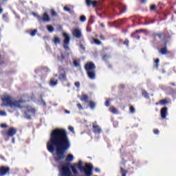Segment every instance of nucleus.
Segmentation results:
<instances>
[{
    "label": "nucleus",
    "mask_w": 176,
    "mask_h": 176,
    "mask_svg": "<svg viewBox=\"0 0 176 176\" xmlns=\"http://www.w3.org/2000/svg\"><path fill=\"white\" fill-rule=\"evenodd\" d=\"M108 58H109V55L105 54L102 56V60H104V61H107L108 60Z\"/></svg>",
    "instance_id": "41"
},
{
    "label": "nucleus",
    "mask_w": 176,
    "mask_h": 176,
    "mask_svg": "<svg viewBox=\"0 0 176 176\" xmlns=\"http://www.w3.org/2000/svg\"><path fill=\"white\" fill-rule=\"evenodd\" d=\"M68 129H69V131H71L72 133H75V131H74L73 126H69Z\"/></svg>",
    "instance_id": "49"
},
{
    "label": "nucleus",
    "mask_w": 176,
    "mask_h": 176,
    "mask_svg": "<svg viewBox=\"0 0 176 176\" xmlns=\"http://www.w3.org/2000/svg\"><path fill=\"white\" fill-rule=\"evenodd\" d=\"M17 134V129L16 128L11 127L8 130L6 131V135L7 137H13Z\"/></svg>",
    "instance_id": "12"
},
{
    "label": "nucleus",
    "mask_w": 176,
    "mask_h": 176,
    "mask_svg": "<svg viewBox=\"0 0 176 176\" xmlns=\"http://www.w3.org/2000/svg\"><path fill=\"white\" fill-rule=\"evenodd\" d=\"M77 108L79 109V111H82V109H83V107L80 103L77 104Z\"/></svg>",
    "instance_id": "42"
},
{
    "label": "nucleus",
    "mask_w": 176,
    "mask_h": 176,
    "mask_svg": "<svg viewBox=\"0 0 176 176\" xmlns=\"http://www.w3.org/2000/svg\"><path fill=\"white\" fill-rule=\"evenodd\" d=\"M142 95L144 98H149V94L145 89H142Z\"/></svg>",
    "instance_id": "23"
},
{
    "label": "nucleus",
    "mask_w": 176,
    "mask_h": 176,
    "mask_svg": "<svg viewBox=\"0 0 176 176\" xmlns=\"http://www.w3.org/2000/svg\"><path fill=\"white\" fill-rule=\"evenodd\" d=\"M0 159H1V160H5V157H3V155H0Z\"/></svg>",
    "instance_id": "54"
},
{
    "label": "nucleus",
    "mask_w": 176,
    "mask_h": 176,
    "mask_svg": "<svg viewBox=\"0 0 176 176\" xmlns=\"http://www.w3.org/2000/svg\"><path fill=\"white\" fill-rule=\"evenodd\" d=\"M60 38L57 37V36H55L54 38V43L55 45H58V43H60Z\"/></svg>",
    "instance_id": "31"
},
{
    "label": "nucleus",
    "mask_w": 176,
    "mask_h": 176,
    "mask_svg": "<svg viewBox=\"0 0 176 176\" xmlns=\"http://www.w3.org/2000/svg\"><path fill=\"white\" fill-rule=\"evenodd\" d=\"M129 43H130V41L127 38H126L123 42V45H124L126 47H129Z\"/></svg>",
    "instance_id": "35"
},
{
    "label": "nucleus",
    "mask_w": 176,
    "mask_h": 176,
    "mask_svg": "<svg viewBox=\"0 0 176 176\" xmlns=\"http://www.w3.org/2000/svg\"><path fill=\"white\" fill-rule=\"evenodd\" d=\"M119 9H120V14H122V13H124L126 10H127V7L123 4H120L119 6Z\"/></svg>",
    "instance_id": "21"
},
{
    "label": "nucleus",
    "mask_w": 176,
    "mask_h": 176,
    "mask_svg": "<svg viewBox=\"0 0 176 176\" xmlns=\"http://www.w3.org/2000/svg\"><path fill=\"white\" fill-rule=\"evenodd\" d=\"M74 85H75L76 87H77V88L80 87V82H76L74 83Z\"/></svg>",
    "instance_id": "48"
},
{
    "label": "nucleus",
    "mask_w": 176,
    "mask_h": 176,
    "mask_svg": "<svg viewBox=\"0 0 176 176\" xmlns=\"http://www.w3.org/2000/svg\"><path fill=\"white\" fill-rule=\"evenodd\" d=\"M67 69H65L64 67L60 65L58 67V74H55L54 76H58L59 80H61L62 82H67V80H68V78H67Z\"/></svg>",
    "instance_id": "6"
},
{
    "label": "nucleus",
    "mask_w": 176,
    "mask_h": 176,
    "mask_svg": "<svg viewBox=\"0 0 176 176\" xmlns=\"http://www.w3.org/2000/svg\"><path fill=\"white\" fill-rule=\"evenodd\" d=\"M54 148H56V162L64 160L65 152L71 148V141L65 129H56L51 132L50 140L47 142V148L49 152L53 153Z\"/></svg>",
    "instance_id": "1"
},
{
    "label": "nucleus",
    "mask_w": 176,
    "mask_h": 176,
    "mask_svg": "<svg viewBox=\"0 0 176 176\" xmlns=\"http://www.w3.org/2000/svg\"><path fill=\"white\" fill-rule=\"evenodd\" d=\"M134 163H135V162H133V164H134Z\"/></svg>",
    "instance_id": "62"
},
{
    "label": "nucleus",
    "mask_w": 176,
    "mask_h": 176,
    "mask_svg": "<svg viewBox=\"0 0 176 176\" xmlns=\"http://www.w3.org/2000/svg\"><path fill=\"white\" fill-rule=\"evenodd\" d=\"M33 16L36 17L38 21H43L44 23H48V21H50V16H49V14H47V12H45L42 16L36 13H33Z\"/></svg>",
    "instance_id": "8"
},
{
    "label": "nucleus",
    "mask_w": 176,
    "mask_h": 176,
    "mask_svg": "<svg viewBox=\"0 0 176 176\" xmlns=\"http://www.w3.org/2000/svg\"><path fill=\"white\" fill-rule=\"evenodd\" d=\"M166 69H162V74H166Z\"/></svg>",
    "instance_id": "55"
},
{
    "label": "nucleus",
    "mask_w": 176,
    "mask_h": 176,
    "mask_svg": "<svg viewBox=\"0 0 176 176\" xmlns=\"http://www.w3.org/2000/svg\"><path fill=\"white\" fill-rule=\"evenodd\" d=\"M12 142H14V138H12Z\"/></svg>",
    "instance_id": "60"
},
{
    "label": "nucleus",
    "mask_w": 176,
    "mask_h": 176,
    "mask_svg": "<svg viewBox=\"0 0 176 176\" xmlns=\"http://www.w3.org/2000/svg\"><path fill=\"white\" fill-rule=\"evenodd\" d=\"M80 100L83 102H89V96L86 94H82Z\"/></svg>",
    "instance_id": "20"
},
{
    "label": "nucleus",
    "mask_w": 176,
    "mask_h": 176,
    "mask_svg": "<svg viewBox=\"0 0 176 176\" xmlns=\"http://www.w3.org/2000/svg\"><path fill=\"white\" fill-rule=\"evenodd\" d=\"M58 83V80L55 79L54 78H52L50 80V86H52V87H54V86H56Z\"/></svg>",
    "instance_id": "19"
},
{
    "label": "nucleus",
    "mask_w": 176,
    "mask_h": 176,
    "mask_svg": "<svg viewBox=\"0 0 176 176\" xmlns=\"http://www.w3.org/2000/svg\"><path fill=\"white\" fill-rule=\"evenodd\" d=\"M160 104H161V105H166V104H168V101L167 99H162L160 101Z\"/></svg>",
    "instance_id": "29"
},
{
    "label": "nucleus",
    "mask_w": 176,
    "mask_h": 176,
    "mask_svg": "<svg viewBox=\"0 0 176 176\" xmlns=\"http://www.w3.org/2000/svg\"><path fill=\"white\" fill-rule=\"evenodd\" d=\"M0 116H6V112L3 111H0Z\"/></svg>",
    "instance_id": "46"
},
{
    "label": "nucleus",
    "mask_w": 176,
    "mask_h": 176,
    "mask_svg": "<svg viewBox=\"0 0 176 176\" xmlns=\"http://www.w3.org/2000/svg\"><path fill=\"white\" fill-rule=\"evenodd\" d=\"M32 113H35V109L30 108L25 111V116L27 119H31V116Z\"/></svg>",
    "instance_id": "17"
},
{
    "label": "nucleus",
    "mask_w": 176,
    "mask_h": 176,
    "mask_svg": "<svg viewBox=\"0 0 176 176\" xmlns=\"http://www.w3.org/2000/svg\"><path fill=\"white\" fill-rule=\"evenodd\" d=\"M1 55L0 54V58H1Z\"/></svg>",
    "instance_id": "63"
},
{
    "label": "nucleus",
    "mask_w": 176,
    "mask_h": 176,
    "mask_svg": "<svg viewBox=\"0 0 176 176\" xmlns=\"http://www.w3.org/2000/svg\"><path fill=\"white\" fill-rule=\"evenodd\" d=\"M87 19H86V16L85 15H82L80 17V21L82 22V23H85V21H86Z\"/></svg>",
    "instance_id": "37"
},
{
    "label": "nucleus",
    "mask_w": 176,
    "mask_h": 176,
    "mask_svg": "<svg viewBox=\"0 0 176 176\" xmlns=\"http://www.w3.org/2000/svg\"><path fill=\"white\" fill-rule=\"evenodd\" d=\"M80 48L81 50H85V45H83V44H80Z\"/></svg>",
    "instance_id": "50"
},
{
    "label": "nucleus",
    "mask_w": 176,
    "mask_h": 176,
    "mask_svg": "<svg viewBox=\"0 0 176 176\" xmlns=\"http://www.w3.org/2000/svg\"><path fill=\"white\" fill-rule=\"evenodd\" d=\"M63 47L65 50H69V42H71V37L67 33H63Z\"/></svg>",
    "instance_id": "9"
},
{
    "label": "nucleus",
    "mask_w": 176,
    "mask_h": 176,
    "mask_svg": "<svg viewBox=\"0 0 176 176\" xmlns=\"http://www.w3.org/2000/svg\"><path fill=\"white\" fill-rule=\"evenodd\" d=\"M85 69L87 75L91 80L96 79V65L93 62H87L85 65Z\"/></svg>",
    "instance_id": "4"
},
{
    "label": "nucleus",
    "mask_w": 176,
    "mask_h": 176,
    "mask_svg": "<svg viewBox=\"0 0 176 176\" xmlns=\"http://www.w3.org/2000/svg\"><path fill=\"white\" fill-rule=\"evenodd\" d=\"M94 43H96V45H101V42L98 39H94Z\"/></svg>",
    "instance_id": "43"
},
{
    "label": "nucleus",
    "mask_w": 176,
    "mask_h": 176,
    "mask_svg": "<svg viewBox=\"0 0 176 176\" xmlns=\"http://www.w3.org/2000/svg\"><path fill=\"white\" fill-rule=\"evenodd\" d=\"M169 85H170V86H175V82H170Z\"/></svg>",
    "instance_id": "56"
},
{
    "label": "nucleus",
    "mask_w": 176,
    "mask_h": 176,
    "mask_svg": "<svg viewBox=\"0 0 176 176\" xmlns=\"http://www.w3.org/2000/svg\"><path fill=\"white\" fill-rule=\"evenodd\" d=\"M10 174V167L6 166H0V176H5Z\"/></svg>",
    "instance_id": "10"
},
{
    "label": "nucleus",
    "mask_w": 176,
    "mask_h": 176,
    "mask_svg": "<svg viewBox=\"0 0 176 176\" xmlns=\"http://www.w3.org/2000/svg\"><path fill=\"white\" fill-rule=\"evenodd\" d=\"M127 173H129V170H127L122 167L120 168V174L122 176L127 175Z\"/></svg>",
    "instance_id": "24"
},
{
    "label": "nucleus",
    "mask_w": 176,
    "mask_h": 176,
    "mask_svg": "<svg viewBox=\"0 0 176 176\" xmlns=\"http://www.w3.org/2000/svg\"><path fill=\"white\" fill-rule=\"evenodd\" d=\"M66 162H72L74 160V155L72 154H69L66 157Z\"/></svg>",
    "instance_id": "26"
},
{
    "label": "nucleus",
    "mask_w": 176,
    "mask_h": 176,
    "mask_svg": "<svg viewBox=\"0 0 176 176\" xmlns=\"http://www.w3.org/2000/svg\"><path fill=\"white\" fill-rule=\"evenodd\" d=\"M3 12V9L0 8V14H2Z\"/></svg>",
    "instance_id": "57"
},
{
    "label": "nucleus",
    "mask_w": 176,
    "mask_h": 176,
    "mask_svg": "<svg viewBox=\"0 0 176 176\" xmlns=\"http://www.w3.org/2000/svg\"><path fill=\"white\" fill-rule=\"evenodd\" d=\"M142 3H145L146 2V0H141Z\"/></svg>",
    "instance_id": "58"
},
{
    "label": "nucleus",
    "mask_w": 176,
    "mask_h": 176,
    "mask_svg": "<svg viewBox=\"0 0 176 176\" xmlns=\"http://www.w3.org/2000/svg\"><path fill=\"white\" fill-rule=\"evenodd\" d=\"M47 30L50 32H53V31H54V28L52 25H49L47 26Z\"/></svg>",
    "instance_id": "39"
},
{
    "label": "nucleus",
    "mask_w": 176,
    "mask_h": 176,
    "mask_svg": "<svg viewBox=\"0 0 176 176\" xmlns=\"http://www.w3.org/2000/svg\"><path fill=\"white\" fill-rule=\"evenodd\" d=\"M92 131L94 134H101V133H102V129L100 128V125H97V122L93 123Z\"/></svg>",
    "instance_id": "11"
},
{
    "label": "nucleus",
    "mask_w": 176,
    "mask_h": 176,
    "mask_svg": "<svg viewBox=\"0 0 176 176\" xmlns=\"http://www.w3.org/2000/svg\"><path fill=\"white\" fill-rule=\"evenodd\" d=\"M129 111L131 113H135V109L133 106L129 107Z\"/></svg>",
    "instance_id": "38"
},
{
    "label": "nucleus",
    "mask_w": 176,
    "mask_h": 176,
    "mask_svg": "<svg viewBox=\"0 0 176 176\" xmlns=\"http://www.w3.org/2000/svg\"><path fill=\"white\" fill-rule=\"evenodd\" d=\"M89 104L91 109H94L96 108V102H94V101L91 100L89 102Z\"/></svg>",
    "instance_id": "27"
},
{
    "label": "nucleus",
    "mask_w": 176,
    "mask_h": 176,
    "mask_svg": "<svg viewBox=\"0 0 176 176\" xmlns=\"http://www.w3.org/2000/svg\"><path fill=\"white\" fill-rule=\"evenodd\" d=\"M100 26L102 28H105V25L104 23H100Z\"/></svg>",
    "instance_id": "53"
},
{
    "label": "nucleus",
    "mask_w": 176,
    "mask_h": 176,
    "mask_svg": "<svg viewBox=\"0 0 176 176\" xmlns=\"http://www.w3.org/2000/svg\"><path fill=\"white\" fill-rule=\"evenodd\" d=\"M63 9L64 10H66V12H68L69 13H70V14H74L75 13V12L71 10V8H69V7L65 6Z\"/></svg>",
    "instance_id": "25"
},
{
    "label": "nucleus",
    "mask_w": 176,
    "mask_h": 176,
    "mask_svg": "<svg viewBox=\"0 0 176 176\" xmlns=\"http://www.w3.org/2000/svg\"><path fill=\"white\" fill-rule=\"evenodd\" d=\"M140 32H145V30L141 29L140 30H137L134 32H133L131 34V38H134L135 39H138V41H140L141 38V36L137 34H140Z\"/></svg>",
    "instance_id": "13"
},
{
    "label": "nucleus",
    "mask_w": 176,
    "mask_h": 176,
    "mask_svg": "<svg viewBox=\"0 0 176 176\" xmlns=\"http://www.w3.org/2000/svg\"><path fill=\"white\" fill-rule=\"evenodd\" d=\"M93 23H94V19H93V18L91 17L88 21V24L91 25L93 24Z\"/></svg>",
    "instance_id": "45"
},
{
    "label": "nucleus",
    "mask_w": 176,
    "mask_h": 176,
    "mask_svg": "<svg viewBox=\"0 0 176 176\" xmlns=\"http://www.w3.org/2000/svg\"><path fill=\"white\" fill-rule=\"evenodd\" d=\"M36 32H38V30L36 29H34L31 33V36H35L36 35Z\"/></svg>",
    "instance_id": "40"
},
{
    "label": "nucleus",
    "mask_w": 176,
    "mask_h": 176,
    "mask_svg": "<svg viewBox=\"0 0 176 176\" xmlns=\"http://www.w3.org/2000/svg\"><path fill=\"white\" fill-rule=\"evenodd\" d=\"M96 171L98 172V171H100V169L96 168Z\"/></svg>",
    "instance_id": "59"
},
{
    "label": "nucleus",
    "mask_w": 176,
    "mask_h": 176,
    "mask_svg": "<svg viewBox=\"0 0 176 176\" xmlns=\"http://www.w3.org/2000/svg\"><path fill=\"white\" fill-rule=\"evenodd\" d=\"M104 105H105L106 107H109V105H111V103H110V102H109V100H106V102H105V103H104Z\"/></svg>",
    "instance_id": "47"
},
{
    "label": "nucleus",
    "mask_w": 176,
    "mask_h": 176,
    "mask_svg": "<svg viewBox=\"0 0 176 176\" xmlns=\"http://www.w3.org/2000/svg\"><path fill=\"white\" fill-rule=\"evenodd\" d=\"M76 168L79 169L81 173H84L85 176L93 175V165L91 164H86L83 166V163L82 161H79L78 164H74L72 166V171L74 175H78V170Z\"/></svg>",
    "instance_id": "2"
},
{
    "label": "nucleus",
    "mask_w": 176,
    "mask_h": 176,
    "mask_svg": "<svg viewBox=\"0 0 176 176\" xmlns=\"http://www.w3.org/2000/svg\"><path fill=\"white\" fill-rule=\"evenodd\" d=\"M109 111L111 113H118V109L113 107H110Z\"/></svg>",
    "instance_id": "30"
},
{
    "label": "nucleus",
    "mask_w": 176,
    "mask_h": 176,
    "mask_svg": "<svg viewBox=\"0 0 176 176\" xmlns=\"http://www.w3.org/2000/svg\"><path fill=\"white\" fill-rule=\"evenodd\" d=\"M85 3L88 8H90V6H93V8H97L98 5V2H97V1L92 0H85Z\"/></svg>",
    "instance_id": "16"
},
{
    "label": "nucleus",
    "mask_w": 176,
    "mask_h": 176,
    "mask_svg": "<svg viewBox=\"0 0 176 176\" xmlns=\"http://www.w3.org/2000/svg\"><path fill=\"white\" fill-rule=\"evenodd\" d=\"M155 64L154 65V67L157 69L159 68V63H160V60L159 58H157L155 60Z\"/></svg>",
    "instance_id": "32"
},
{
    "label": "nucleus",
    "mask_w": 176,
    "mask_h": 176,
    "mask_svg": "<svg viewBox=\"0 0 176 176\" xmlns=\"http://www.w3.org/2000/svg\"><path fill=\"white\" fill-rule=\"evenodd\" d=\"M153 38H156L157 36L160 41H162L164 43H168L170 42V39H171V34L167 30H164L160 33H153Z\"/></svg>",
    "instance_id": "5"
},
{
    "label": "nucleus",
    "mask_w": 176,
    "mask_h": 176,
    "mask_svg": "<svg viewBox=\"0 0 176 176\" xmlns=\"http://www.w3.org/2000/svg\"><path fill=\"white\" fill-rule=\"evenodd\" d=\"M1 127L4 128V129H6V127H8V125L6 124H2L1 125Z\"/></svg>",
    "instance_id": "52"
},
{
    "label": "nucleus",
    "mask_w": 176,
    "mask_h": 176,
    "mask_svg": "<svg viewBox=\"0 0 176 176\" xmlns=\"http://www.w3.org/2000/svg\"><path fill=\"white\" fill-rule=\"evenodd\" d=\"M1 100L4 107H10V108H19V109L23 108V103L24 102V100L22 99L13 101V98L9 95L3 96Z\"/></svg>",
    "instance_id": "3"
},
{
    "label": "nucleus",
    "mask_w": 176,
    "mask_h": 176,
    "mask_svg": "<svg viewBox=\"0 0 176 176\" xmlns=\"http://www.w3.org/2000/svg\"><path fill=\"white\" fill-rule=\"evenodd\" d=\"M67 113H69V111H67Z\"/></svg>",
    "instance_id": "61"
},
{
    "label": "nucleus",
    "mask_w": 176,
    "mask_h": 176,
    "mask_svg": "<svg viewBox=\"0 0 176 176\" xmlns=\"http://www.w3.org/2000/svg\"><path fill=\"white\" fill-rule=\"evenodd\" d=\"M71 163L65 162L61 165L60 173V176H70L72 174L71 169Z\"/></svg>",
    "instance_id": "7"
},
{
    "label": "nucleus",
    "mask_w": 176,
    "mask_h": 176,
    "mask_svg": "<svg viewBox=\"0 0 176 176\" xmlns=\"http://www.w3.org/2000/svg\"><path fill=\"white\" fill-rule=\"evenodd\" d=\"M164 47H162L160 50V54H162V56L167 55V54H171V52L167 50V42H165V43H164Z\"/></svg>",
    "instance_id": "14"
},
{
    "label": "nucleus",
    "mask_w": 176,
    "mask_h": 176,
    "mask_svg": "<svg viewBox=\"0 0 176 176\" xmlns=\"http://www.w3.org/2000/svg\"><path fill=\"white\" fill-rule=\"evenodd\" d=\"M153 133L154 134H155V135H159V133H160V131H159V129H153Z\"/></svg>",
    "instance_id": "44"
},
{
    "label": "nucleus",
    "mask_w": 176,
    "mask_h": 176,
    "mask_svg": "<svg viewBox=\"0 0 176 176\" xmlns=\"http://www.w3.org/2000/svg\"><path fill=\"white\" fill-rule=\"evenodd\" d=\"M2 19L6 23H8L9 21V18L8 17V13L3 14L2 16Z\"/></svg>",
    "instance_id": "28"
},
{
    "label": "nucleus",
    "mask_w": 176,
    "mask_h": 176,
    "mask_svg": "<svg viewBox=\"0 0 176 176\" xmlns=\"http://www.w3.org/2000/svg\"><path fill=\"white\" fill-rule=\"evenodd\" d=\"M100 39L101 41H105V37L104 36V35L101 34V35L100 36Z\"/></svg>",
    "instance_id": "51"
},
{
    "label": "nucleus",
    "mask_w": 176,
    "mask_h": 176,
    "mask_svg": "<svg viewBox=\"0 0 176 176\" xmlns=\"http://www.w3.org/2000/svg\"><path fill=\"white\" fill-rule=\"evenodd\" d=\"M167 107H164L161 109V118L162 119H166L167 118Z\"/></svg>",
    "instance_id": "18"
},
{
    "label": "nucleus",
    "mask_w": 176,
    "mask_h": 176,
    "mask_svg": "<svg viewBox=\"0 0 176 176\" xmlns=\"http://www.w3.org/2000/svg\"><path fill=\"white\" fill-rule=\"evenodd\" d=\"M73 64L74 65V67H80V64L79 63V61L74 60L73 62Z\"/></svg>",
    "instance_id": "34"
},
{
    "label": "nucleus",
    "mask_w": 176,
    "mask_h": 176,
    "mask_svg": "<svg viewBox=\"0 0 176 176\" xmlns=\"http://www.w3.org/2000/svg\"><path fill=\"white\" fill-rule=\"evenodd\" d=\"M50 12H51V16L52 17L57 16V12H56V11H54L53 9H51Z\"/></svg>",
    "instance_id": "33"
},
{
    "label": "nucleus",
    "mask_w": 176,
    "mask_h": 176,
    "mask_svg": "<svg viewBox=\"0 0 176 176\" xmlns=\"http://www.w3.org/2000/svg\"><path fill=\"white\" fill-rule=\"evenodd\" d=\"M60 57H61V60L60 61L63 63V61H64L66 58H68V57H69V54L67 53H61L60 54Z\"/></svg>",
    "instance_id": "22"
},
{
    "label": "nucleus",
    "mask_w": 176,
    "mask_h": 176,
    "mask_svg": "<svg viewBox=\"0 0 176 176\" xmlns=\"http://www.w3.org/2000/svg\"><path fill=\"white\" fill-rule=\"evenodd\" d=\"M72 35L77 39H80L82 38V32L78 28L74 29L72 32Z\"/></svg>",
    "instance_id": "15"
},
{
    "label": "nucleus",
    "mask_w": 176,
    "mask_h": 176,
    "mask_svg": "<svg viewBox=\"0 0 176 176\" xmlns=\"http://www.w3.org/2000/svg\"><path fill=\"white\" fill-rule=\"evenodd\" d=\"M156 9H157L156 5H152V6L150 7V10H151V12H155V11H156Z\"/></svg>",
    "instance_id": "36"
}]
</instances>
